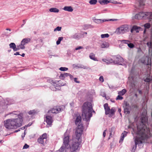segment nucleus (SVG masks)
Instances as JSON below:
<instances>
[{"label": "nucleus", "mask_w": 152, "mask_h": 152, "mask_svg": "<svg viewBox=\"0 0 152 152\" xmlns=\"http://www.w3.org/2000/svg\"><path fill=\"white\" fill-rule=\"evenodd\" d=\"M63 37H59L58 38V40L56 42V44L58 45L60 43L61 41L63 39Z\"/></svg>", "instance_id": "nucleus-39"}, {"label": "nucleus", "mask_w": 152, "mask_h": 152, "mask_svg": "<svg viewBox=\"0 0 152 152\" xmlns=\"http://www.w3.org/2000/svg\"><path fill=\"white\" fill-rule=\"evenodd\" d=\"M59 69L61 71H66L67 70H68V68H67L65 67H61Z\"/></svg>", "instance_id": "nucleus-42"}, {"label": "nucleus", "mask_w": 152, "mask_h": 152, "mask_svg": "<svg viewBox=\"0 0 152 152\" xmlns=\"http://www.w3.org/2000/svg\"><path fill=\"white\" fill-rule=\"evenodd\" d=\"M132 28L134 29V30L136 31V32H138V31H136V30L140 29L141 28V27H140L137 26H134L132 27Z\"/></svg>", "instance_id": "nucleus-36"}, {"label": "nucleus", "mask_w": 152, "mask_h": 152, "mask_svg": "<svg viewBox=\"0 0 152 152\" xmlns=\"http://www.w3.org/2000/svg\"><path fill=\"white\" fill-rule=\"evenodd\" d=\"M106 20H107V21H117L118 20L117 19H106Z\"/></svg>", "instance_id": "nucleus-53"}, {"label": "nucleus", "mask_w": 152, "mask_h": 152, "mask_svg": "<svg viewBox=\"0 0 152 152\" xmlns=\"http://www.w3.org/2000/svg\"><path fill=\"white\" fill-rule=\"evenodd\" d=\"M58 86H56V87H55V86L53 85L52 86H50V89L53 90V91H56L57 89L59 90V89L57 88H56V87H58Z\"/></svg>", "instance_id": "nucleus-34"}, {"label": "nucleus", "mask_w": 152, "mask_h": 152, "mask_svg": "<svg viewBox=\"0 0 152 152\" xmlns=\"http://www.w3.org/2000/svg\"><path fill=\"white\" fill-rule=\"evenodd\" d=\"M77 78H74V81L76 83H80V82L79 81H77Z\"/></svg>", "instance_id": "nucleus-58"}, {"label": "nucleus", "mask_w": 152, "mask_h": 152, "mask_svg": "<svg viewBox=\"0 0 152 152\" xmlns=\"http://www.w3.org/2000/svg\"><path fill=\"white\" fill-rule=\"evenodd\" d=\"M115 128L114 127H112L110 129H109V131L110 132V135L112 134V133H114L115 132Z\"/></svg>", "instance_id": "nucleus-33"}, {"label": "nucleus", "mask_w": 152, "mask_h": 152, "mask_svg": "<svg viewBox=\"0 0 152 152\" xmlns=\"http://www.w3.org/2000/svg\"><path fill=\"white\" fill-rule=\"evenodd\" d=\"M132 19L137 20L148 19L151 21L152 19V12H140L136 14L132 17Z\"/></svg>", "instance_id": "nucleus-5"}, {"label": "nucleus", "mask_w": 152, "mask_h": 152, "mask_svg": "<svg viewBox=\"0 0 152 152\" xmlns=\"http://www.w3.org/2000/svg\"><path fill=\"white\" fill-rule=\"evenodd\" d=\"M29 145H28L27 144H25L24 145L23 149H25L28 148L29 147Z\"/></svg>", "instance_id": "nucleus-52"}, {"label": "nucleus", "mask_w": 152, "mask_h": 152, "mask_svg": "<svg viewBox=\"0 0 152 152\" xmlns=\"http://www.w3.org/2000/svg\"><path fill=\"white\" fill-rule=\"evenodd\" d=\"M127 45L130 48H133L134 46V45L132 43H129V42L128 43Z\"/></svg>", "instance_id": "nucleus-49"}, {"label": "nucleus", "mask_w": 152, "mask_h": 152, "mask_svg": "<svg viewBox=\"0 0 152 152\" xmlns=\"http://www.w3.org/2000/svg\"><path fill=\"white\" fill-rule=\"evenodd\" d=\"M20 49H24L25 48L24 45L23 44H22V42H21V44L20 45H18Z\"/></svg>", "instance_id": "nucleus-43"}, {"label": "nucleus", "mask_w": 152, "mask_h": 152, "mask_svg": "<svg viewBox=\"0 0 152 152\" xmlns=\"http://www.w3.org/2000/svg\"><path fill=\"white\" fill-rule=\"evenodd\" d=\"M127 133V132H126L124 131L122 134L121 136V138L119 140L120 142H122L123 141V140L124 139L125 137L126 136Z\"/></svg>", "instance_id": "nucleus-23"}, {"label": "nucleus", "mask_w": 152, "mask_h": 152, "mask_svg": "<svg viewBox=\"0 0 152 152\" xmlns=\"http://www.w3.org/2000/svg\"><path fill=\"white\" fill-rule=\"evenodd\" d=\"M113 63L119 65H122L121 63L124 61L123 58L120 56H113Z\"/></svg>", "instance_id": "nucleus-9"}, {"label": "nucleus", "mask_w": 152, "mask_h": 152, "mask_svg": "<svg viewBox=\"0 0 152 152\" xmlns=\"http://www.w3.org/2000/svg\"><path fill=\"white\" fill-rule=\"evenodd\" d=\"M148 125V119L146 116L142 117L141 118L140 124L137 126L136 134L140 136L141 140L147 139L150 135V130Z\"/></svg>", "instance_id": "nucleus-1"}, {"label": "nucleus", "mask_w": 152, "mask_h": 152, "mask_svg": "<svg viewBox=\"0 0 152 152\" xmlns=\"http://www.w3.org/2000/svg\"><path fill=\"white\" fill-rule=\"evenodd\" d=\"M101 48H107V43L106 42H103L101 45Z\"/></svg>", "instance_id": "nucleus-45"}, {"label": "nucleus", "mask_w": 152, "mask_h": 152, "mask_svg": "<svg viewBox=\"0 0 152 152\" xmlns=\"http://www.w3.org/2000/svg\"><path fill=\"white\" fill-rule=\"evenodd\" d=\"M121 95L119 94L117 98H116V100H122L123 99V97L121 96Z\"/></svg>", "instance_id": "nucleus-50"}, {"label": "nucleus", "mask_w": 152, "mask_h": 152, "mask_svg": "<svg viewBox=\"0 0 152 152\" xmlns=\"http://www.w3.org/2000/svg\"><path fill=\"white\" fill-rule=\"evenodd\" d=\"M63 145L66 148H69V136L66 135L65 134L64 135V138L63 139Z\"/></svg>", "instance_id": "nucleus-11"}, {"label": "nucleus", "mask_w": 152, "mask_h": 152, "mask_svg": "<svg viewBox=\"0 0 152 152\" xmlns=\"http://www.w3.org/2000/svg\"><path fill=\"white\" fill-rule=\"evenodd\" d=\"M47 82L51 84H53V85L56 84L58 81L55 80H53L52 79L49 78L47 79Z\"/></svg>", "instance_id": "nucleus-28"}, {"label": "nucleus", "mask_w": 152, "mask_h": 152, "mask_svg": "<svg viewBox=\"0 0 152 152\" xmlns=\"http://www.w3.org/2000/svg\"><path fill=\"white\" fill-rule=\"evenodd\" d=\"M147 45L149 48L152 49V41L147 42Z\"/></svg>", "instance_id": "nucleus-38"}, {"label": "nucleus", "mask_w": 152, "mask_h": 152, "mask_svg": "<svg viewBox=\"0 0 152 152\" xmlns=\"http://www.w3.org/2000/svg\"><path fill=\"white\" fill-rule=\"evenodd\" d=\"M141 63L145 65H148L151 64V59L147 56L142 58L140 60Z\"/></svg>", "instance_id": "nucleus-10"}, {"label": "nucleus", "mask_w": 152, "mask_h": 152, "mask_svg": "<svg viewBox=\"0 0 152 152\" xmlns=\"http://www.w3.org/2000/svg\"><path fill=\"white\" fill-rule=\"evenodd\" d=\"M118 111L119 113H120L121 111V109L120 108H119L118 110Z\"/></svg>", "instance_id": "nucleus-64"}, {"label": "nucleus", "mask_w": 152, "mask_h": 152, "mask_svg": "<svg viewBox=\"0 0 152 152\" xmlns=\"http://www.w3.org/2000/svg\"><path fill=\"white\" fill-rule=\"evenodd\" d=\"M89 56L90 59L95 61H98L97 59L95 58V55L93 53H90Z\"/></svg>", "instance_id": "nucleus-25"}, {"label": "nucleus", "mask_w": 152, "mask_h": 152, "mask_svg": "<svg viewBox=\"0 0 152 152\" xmlns=\"http://www.w3.org/2000/svg\"><path fill=\"white\" fill-rule=\"evenodd\" d=\"M45 120L46 121L47 125L50 126H51L53 122L52 117L48 115H46Z\"/></svg>", "instance_id": "nucleus-13"}, {"label": "nucleus", "mask_w": 152, "mask_h": 152, "mask_svg": "<svg viewBox=\"0 0 152 152\" xmlns=\"http://www.w3.org/2000/svg\"><path fill=\"white\" fill-rule=\"evenodd\" d=\"M121 42L122 43H124L128 44V43L130 42V41L128 40H123L121 41Z\"/></svg>", "instance_id": "nucleus-48"}, {"label": "nucleus", "mask_w": 152, "mask_h": 152, "mask_svg": "<svg viewBox=\"0 0 152 152\" xmlns=\"http://www.w3.org/2000/svg\"><path fill=\"white\" fill-rule=\"evenodd\" d=\"M109 36V35L108 34H102L101 35V37L102 38H108Z\"/></svg>", "instance_id": "nucleus-40"}, {"label": "nucleus", "mask_w": 152, "mask_h": 152, "mask_svg": "<svg viewBox=\"0 0 152 152\" xmlns=\"http://www.w3.org/2000/svg\"><path fill=\"white\" fill-rule=\"evenodd\" d=\"M136 143H137V142H136V143H135L134 146H133V148L132 150V152H134L136 149L137 145V144H136Z\"/></svg>", "instance_id": "nucleus-47"}, {"label": "nucleus", "mask_w": 152, "mask_h": 152, "mask_svg": "<svg viewBox=\"0 0 152 152\" xmlns=\"http://www.w3.org/2000/svg\"><path fill=\"white\" fill-rule=\"evenodd\" d=\"M61 27L58 26L55 29H54V31H61Z\"/></svg>", "instance_id": "nucleus-46"}, {"label": "nucleus", "mask_w": 152, "mask_h": 152, "mask_svg": "<svg viewBox=\"0 0 152 152\" xmlns=\"http://www.w3.org/2000/svg\"><path fill=\"white\" fill-rule=\"evenodd\" d=\"M134 31V29H133V28H132L131 29V32L132 33H133V31Z\"/></svg>", "instance_id": "nucleus-63"}, {"label": "nucleus", "mask_w": 152, "mask_h": 152, "mask_svg": "<svg viewBox=\"0 0 152 152\" xmlns=\"http://www.w3.org/2000/svg\"><path fill=\"white\" fill-rule=\"evenodd\" d=\"M69 73H64V74H61L59 77L60 79L64 80L66 77L69 76Z\"/></svg>", "instance_id": "nucleus-21"}, {"label": "nucleus", "mask_w": 152, "mask_h": 152, "mask_svg": "<svg viewBox=\"0 0 152 152\" xmlns=\"http://www.w3.org/2000/svg\"><path fill=\"white\" fill-rule=\"evenodd\" d=\"M9 46L10 48H12L14 50L16 46V45L14 43H11L9 44Z\"/></svg>", "instance_id": "nucleus-35"}, {"label": "nucleus", "mask_w": 152, "mask_h": 152, "mask_svg": "<svg viewBox=\"0 0 152 152\" xmlns=\"http://www.w3.org/2000/svg\"><path fill=\"white\" fill-rule=\"evenodd\" d=\"M144 26L145 28L148 29L150 28V24L149 23H146L144 25Z\"/></svg>", "instance_id": "nucleus-44"}, {"label": "nucleus", "mask_w": 152, "mask_h": 152, "mask_svg": "<svg viewBox=\"0 0 152 152\" xmlns=\"http://www.w3.org/2000/svg\"><path fill=\"white\" fill-rule=\"evenodd\" d=\"M134 108H138V106L136 105H134Z\"/></svg>", "instance_id": "nucleus-62"}, {"label": "nucleus", "mask_w": 152, "mask_h": 152, "mask_svg": "<svg viewBox=\"0 0 152 152\" xmlns=\"http://www.w3.org/2000/svg\"><path fill=\"white\" fill-rule=\"evenodd\" d=\"M102 61L107 64L113 63V59L112 58H104L102 59Z\"/></svg>", "instance_id": "nucleus-16"}, {"label": "nucleus", "mask_w": 152, "mask_h": 152, "mask_svg": "<svg viewBox=\"0 0 152 152\" xmlns=\"http://www.w3.org/2000/svg\"><path fill=\"white\" fill-rule=\"evenodd\" d=\"M76 66L78 68H83V69L86 68V67L83 65H81L80 66V65L79 66Z\"/></svg>", "instance_id": "nucleus-56"}, {"label": "nucleus", "mask_w": 152, "mask_h": 152, "mask_svg": "<svg viewBox=\"0 0 152 152\" xmlns=\"http://www.w3.org/2000/svg\"><path fill=\"white\" fill-rule=\"evenodd\" d=\"M47 138V134L45 133L40 136L38 139L37 142L40 144H44V139Z\"/></svg>", "instance_id": "nucleus-12"}, {"label": "nucleus", "mask_w": 152, "mask_h": 152, "mask_svg": "<svg viewBox=\"0 0 152 152\" xmlns=\"http://www.w3.org/2000/svg\"><path fill=\"white\" fill-rule=\"evenodd\" d=\"M63 9L65 11L69 12H72L73 11V9L71 6H65L63 8Z\"/></svg>", "instance_id": "nucleus-19"}, {"label": "nucleus", "mask_w": 152, "mask_h": 152, "mask_svg": "<svg viewBox=\"0 0 152 152\" xmlns=\"http://www.w3.org/2000/svg\"><path fill=\"white\" fill-rule=\"evenodd\" d=\"M66 148L63 144L61 148L59 149V152H64L65 148Z\"/></svg>", "instance_id": "nucleus-29"}, {"label": "nucleus", "mask_w": 152, "mask_h": 152, "mask_svg": "<svg viewBox=\"0 0 152 152\" xmlns=\"http://www.w3.org/2000/svg\"><path fill=\"white\" fill-rule=\"evenodd\" d=\"M75 124L76 125H78L76 131L77 129L80 130L79 132L80 133L82 134L83 132V126L82 122V118L80 115L77 116L75 121Z\"/></svg>", "instance_id": "nucleus-6"}, {"label": "nucleus", "mask_w": 152, "mask_h": 152, "mask_svg": "<svg viewBox=\"0 0 152 152\" xmlns=\"http://www.w3.org/2000/svg\"><path fill=\"white\" fill-rule=\"evenodd\" d=\"M23 121L22 116L19 115L18 118L4 121V125L8 129H15L21 126Z\"/></svg>", "instance_id": "nucleus-3"}, {"label": "nucleus", "mask_w": 152, "mask_h": 152, "mask_svg": "<svg viewBox=\"0 0 152 152\" xmlns=\"http://www.w3.org/2000/svg\"><path fill=\"white\" fill-rule=\"evenodd\" d=\"M14 55H20L19 54V52H17L15 53H14Z\"/></svg>", "instance_id": "nucleus-60"}, {"label": "nucleus", "mask_w": 152, "mask_h": 152, "mask_svg": "<svg viewBox=\"0 0 152 152\" xmlns=\"http://www.w3.org/2000/svg\"><path fill=\"white\" fill-rule=\"evenodd\" d=\"M130 29V28L129 25L127 24H124L118 28L117 30H118L120 34H124L129 31Z\"/></svg>", "instance_id": "nucleus-7"}, {"label": "nucleus", "mask_w": 152, "mask_h": 152, "mask_svg": "<svg viewBox=\"0 0 152 152\" xmlns=\"http://www.w3.org/2000/svg\"><path fill=\"white\" fill-rule=\"evenodd\" d=\"M99 2L102 5H104L105 4H107L110 2V1L108 0H102L99 1Z\"/></svg>", "instance_id": "nucleus-26"}, {"label": "nucleus", "mask_w": 152, "mask_h": 152, "mask_svg": "<svg viewBox=\"0 0 152 152\" xmlns=\"http://www.w3.org/2000/svg\"><path fill=\"white\" fill-rule=\"evenodd\" d=\"M115 111V109L114 107H112L110 109V114H109V117H112L114 114Z\"/></svg>", "instance_id": "nucleus-22"}, {"label": "nucleus", "mask_w": 152, "mask_h": 152, "mask_svg": "<svg viewBox=\"0 0 152 152\" xmlns=\"http://www.w3.org/2000/svg\"><path fill=\"white\" fill-rule=\"evenodd\" d=\"M30 41V39L28 38H25L23 39L21 42L22 44H23L24 45L28 43Z\"/></svg>", "instance_id": "nucleus-24"}, {"label": "nucleus", "mask_w": 152, "mask_h": 152, "mask_svg": "<svg viewBox=\"0 0 152 152\" xmlns=\"http://www.w3.org/2000/svg\"><path fill=\"white\" fill-rule=\"evenodd\" d=\"M51 12L58 13L59 12V10L56 8H51L49 10Z\"/></svg>", "instance_id": "nucleus-27"}, {"label": "nucleus", "mask_w": 152, "mask_h": 152, "mask_svg": "<svg viewBox=\"0 0 152 152\" xmlns=\"http://www.w3.org/2000/svg\"><path fill=\"white\" fill-rule=\"evenodd\" d=\"M83 48L82 46H79V47L76 48L75 49L76 50H78L83 49Z\"/></svg>", "instance_id": "nucleus-57"}, {"label": "nucleus", "mask_w": 152, "mask_h": 152, "mask_svg": "<svg viewBox=\"0 0 152 152\" xmlns=\"http://www.w3.org/2000/svg\"><path fill=\"white\" fill-rule=\"evenodd\" d=\"M139 2L140 6H143L145 4V0H138Z\"/></svg>", "instance_id": "nucleus-37"}, {"label": "nucleus", "mask_w": 152, "mask_h": 152, "mask_svg": "<svg viewBox=\"0 0 152 152\" xmlns=\"http://www.w3.org/2000/svg\"><path fill=\"white\" fill-rule=\"evenodd\" d=\"M106 131V130H105L103 132V135L104 137L105 136Z\"/></svg>", "instance_id": "nucleus-59"}, {"label": "nucleus", "mask_w": 152, "mask_h": 152, "mask_svg": "<svg viewBox=\"0 0 152 152\" xmlns=\"http://www.w3.org/2000/svg\"><path fill=\"white\" fill-rule=\"evenodd\" d=\"M99 80L100 81H101L102 82H103L104 81V78L102 76H101L99 78Z\"/></svg>", "instance_id": "nucleus-54"}, {"label": "nucleus", "mask_w": 152, "mask_h": 152, "mask_svg": "<svg viewBox=\"0 0 152 152\" xmlns=\"http://www.w3.org/2000/svg\"><path fill=\"white\" fill-rule=\"evenodd\" d=\"M94 20L95 23L97 24L101 23L107 21L106 19L102 20L101 19H95Z\"/></svg>", "instance_id": "nucleus-18"}, {"label": "nucleus", "mask_w": 152, "mask_h": 152, "mask_svg": "<svg viewBox=\"0 0 152 152\" xmlns=\"http://www.w3.org/2000/svg\"><path fill=\"white\" fill-rule=\"evenodd\" d=\"M61 109L58 107H55L51 109L50 110L48 111V113H58L61 111Z\"/></svg>", "instance_id": "nucleus-14"}, {"label": "nucleus", "mask_w": 152, "mask_h": 152, "mask_svg": "<svg viewBox=\"0 0 152 152\" xmlns=\"http://www.w3.org/2000/svg\"><path fill=\"white\" fill-rule=\"evenodd\" d=\"M20 49V48H19V47L18 45H17V47H16V46L15 47V49H14V51H15L17 50H18Z\"/></svg>", "instance_id": "nucleus-55"}, {"label": "nucleus", "mask_w": 152, "mask_h": 152, "mask_svg": "<svg viewBox=\"0 0 152 152\" xmlns=\"http://www.w3.org/2000/svg\"><path fill=\"white\" fill-rule=\"evenodd\" d=\"M80 130L77 129L75 132V137L72 138L71 144L69 145L71 152H75L77 150L80 149V145L82 142L81 136L82 134L78 132Z\"/></svg>", "instance_id": "nucleus-4"}, {"label": "nucleus", "mask_w": 152, "mask_h": 152, "mask_svg": "<svg viewBox=\"0 0 152 152\" xmlns=\"http://www.w3.org/2000/svg\"><path fill=\"white\" fill-rule=\"evenodd\" d=\"M81 37V35L78 33H75L71 37V38L75 39H79Z\"/></svg>", "instance_id": "nucleus-17"}, {"label": "nucleus", "mask_w": 152, "mask_h": 152, "mask_svg": "<svg viewBox=\"0 0 152 152\" xmlns=\"http://www.w3.org/2000/svg\"><path fill=\"white\" fill-rule=\"evenodd\" d=\"M37 111L35 110H31L28 112L29 115H34L36 113Z\"/></svg>", "instance_id": "nucleus-30"}, {"label": "nucleus", "mask_w": 152, "mask_h": 152, "mask_svg": "<svg viewBox=\"0 0 152 152\" xmlns=\"http://www.w3.org/2000/svg\"><path fill=\"white\" fill-rule=\"evenodd\" d=\"M104 107L105 111V114L106 115L110 114V109L108 106L107 103H105L104 105Z\"/></svg>", "instance_id": "nucleus-15"}, {"label": "nucleus", "mask_w": 152, "mask_h": 152, "mask_svg": "<svg viewBox=\"0 0 152 152\" xmlns=\"http://www.w3.org/2000/svg\"><path fill=\"white\" fill-rule=\"evenodd\" d=\"M69 77L71 80H72L73 79V76L70 74L69 75Z\"/></svg>", "instance_id": "nucleus-61"}, {"label": "nucleus", "mask_w": 152, "mask_h": 152, "mask_svg": "<svg viewBox=\"0 0 152 152\" xmlns=\"http://www.w3.org/2000/svg\"><path fill=\"white\" fill-rule=\"evenodd\" d=\"M126 92V90L125 89H123L122 91L119 92L118 94L120 95H124Z\"/></svg>", "instance_id": "nucleus-31"}, {"label": "nucleus", "mask_w": 152, "mask_h": 152, "mask_svg": "<svg viewBox=\"0 0 152 152\" xmlns=\"http://www.w3.org/2000/svg\"><path fill=\"white\" fill-rule=\"evenodd\" d=\"M123 107L124 108V112L125 114H129L130 113L131 107L127 101L124 102L123 104Z\"/></svg>", "instance_id": "nucleus-8"}, {"label": "nucleus", "mask_w": 152, "mask_h": 152, "mask_svg": "<svg viewBox=\"0 0 152 152\" xmlns=\"http://www.w3.org/2000/svg\"><path fill=\"white\" fill-rule=\"evenodd\" d=\"M97 2L96 0H91L89 1V3L91 4H95Z\"/></svg>", "instance_id": "nucleus-41"}, {"label": "nucleus", "mask_w": 152, "mask_h": 152, "mask_svg": "<svg viewBox=\"0 0 152 152\" xmlns=\"http://www.w3.org/2000/svg\"><path fill=\"white\" fill-rule=\"evenodd\" d=\"M94 26L91 24H85L83 26V28L84 30H87L89 28H93Z\"/></svg>", "instance_id": "nucleus-20"}, {"label": "nucleus", "mask_w": 152, "mask_h": 152, "mask_svg": "<svg viewBox=\"0 0 152 152\" xmlns=\"http://www.w3.org/2000/svg\"><path fill=\"white\" fill-rule=\"evenodd\" d=\"M144 80L145 82L149 83L151 81V79L149 78H146L144 79Z\"/></svg>", "instance_id": "nucleus-51"}, {"label": "nucleus", "mask_w": 152, "mask_h": 152, "mask_svg": "<svg viewBox=\"0 0 152 152\" xmlns=\"http://www.w3.org/2000/svg\"><path fill=\"white\" fill-rule=\"evenodd\" d=\"M136 142H137V145L138 144L139 145L140 144H141L142 143V141L138 138H136L135 141V143Z\"/></svg>", "instance_id": "nucleus-32"}, {"label": "nucleus", "mask_w": 152, "mask_h": 152, "mask_svg": "<svg viewBox=\"0 0 152 152\" xmlns=\"http://www.w3.org/2000/svg\"><path fill=\"white\" fill-rule=\"evenodd\" d=\"M93 110L91 103L89 102H85L82 107V116L83 120L86 122L90 121L91 118L92 116Z\"/></svg>", "instance_id": "nucleus-2"}]
</instances>
